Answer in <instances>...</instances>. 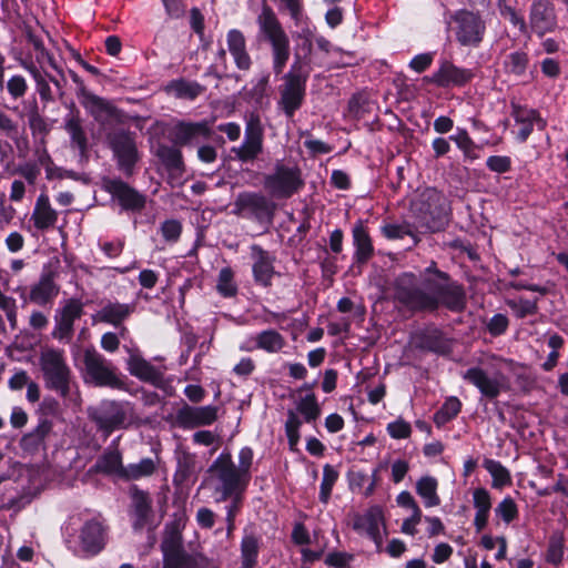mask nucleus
<instances>
[{
    "mask_svg": "<svg viewBox=\"0 0 568 568\" xmlns=\"http://www.w3.org/2000/svg\"><path fill=\"white\" fill-rule=\"evenodd\" d=\"M446 274L429 266L422 281L413 273H404L395 280L394 297L409 311H434L440 304L459 311L465 306V295L457 285L446 283Z\"/></svg>",
    "mask_w": 568,
    "mask_h": 568,
    "instance_id": "nucleus-1",
    "label": "nucleus"
},
{
    "mask_svg": "<svg viewBox=\"0 0 568 568\" xmlns=\"http://www.w3.org/2000/svg\"><path fill=\"white\" fill-rule=\"evenodd\" d=\"M440 194L435 189L424 190L418 197H416L410 205L412 212L416 217V224L410 223H387L381 227L382 234L388 240H399L408 235L413 237L414 243H417L415 235L416 231L422 232H436L442 227L439 221Z\"/></svg>",
    "mask_w": 568,
    "mask_h": 568,
    "instance_id": "nucleus-2",
    "label": "nucleus"
},
{
    "mask_svg": "<svg viewBox=\"0 0 568 568\" xmlns=\"http://www.w3.org/2000/svg\"><path fill=\"white\" fill-rule=\"evenodd\" d=\"M206 483L216 503L225 501L230 496L243 495L250 484L236 470L230 453H222L212 463Z\"/></svg>",
    "mask_w": 568,
    "mask_h": 568,
    "instance_id": "nucleus-3",
    "label": "nucleus"
},
{
    "mask_svg": "<svg viewBox=\"0 0 568 568\" xmlns=\"http://www.w3.org/2000/svg\"><path fill=\"white\" fill-rule=\"evenodd\" d=\"M257 37L272 49V65L275 74H281L290 59V39L271 7L264 4L256 18Z\"/></svg>",
    "mask_w": 568,
    "mask_h": 568,
    "instance_id": "nucleus-4",
    "label": "nucleus"
},
{
    "mask_svg": "<svg viewBox=\"0 0 568 568\" xmlns=\"http://www.w3.org/2000/svg\"><path fill=\"white\" fill-rule=\"evenodd\" d=\"M257 37L272 49V65L275 74H281L290 59V39L271 7L264 4L256 18Z\"/></svg>",
    "mask_w": 568,
    "mask_h": 568,
    "instance_id": "nucleus-5",
    "label": "nucleus"
},
{
    "mask_svg": "<svg viewBox=\"0 0 568 568\" xmlns=\"http://www.w3.org/2000/svg\"><path fill=\"white\" fill-rule=\"evenodd\" d=\"M257 37L272 49V65L275 74H281L290 59V39L271 7L264 4L256 18Z\"/></svg>",
    "mask_w": 568,
    "mask_h": 568,
    "instance_id": "nucleus-6",
    "label": "nucleus"
},
{
    "mask_svg": "<svg viewBox=\"0 0 568 568\" xmlns=\"http://www.w3.org/2000/svg\"><path fill=\"white\" fill-rule=\"evenodd\" d=\"M513 364L511 359L490 355L487 357V369L471 367L463 374V378L474 385L483 396L493 399L508 389V379L504 371L510 369Z\"/></svg>",
    "mask_w": 568,
    "mask_h": 568,
    "instance_id": "nucleus-7",
    "label": "nucleus"
},
{
    "mask_svg": "<svg viewBox=\"0 0 568 568\" xmlns=\"http://www.w3.org/2000/svg\"><path fill=\"white\" fill-rule=\"evenodd\" d=\"M308 75L307 62H303L296 53V60L283 77V84L280 87L278 106L286 116L292 118L302 106Z\"/></svg>",
    "mask_w": 568,
    "mask_h": 568,
    "instance_id": "nucleus-8",
    "label": "nucleus"
},
{
    "mask_svg": "<svg viewBox=\"0 0 568 568\" xmlns=\"http://www.w3.org/2000/svg\"><path fill=\"white\" fill-rule=\"evenodd\" d=\"M39 365L45 386L67 397L71 388V369L64 352L53 347L41 349Z\"/></svg>",
    "mask_w": 568,
    "mask_h": 568,
    "instance_id": "nucleus-9",
    "label": "nucleus"
},
{
    "mask_svg": "<svg viewBox=\"0 0 568 568\" xmlns=\"http://www.w3.org/2000/svg\"><path fill=\"white\" fill-rule=\"evenodd\" d=\"M89 416L105 436L115 429L128 428L134 420L133 408L126 402H102L89 410Z\"/></svg>",
    "mask_w": 568,
    "mask_h": 568,
    "instance_id": "nucleus-10",
    "label": "nucleus"
},
{
    "mask_svg": "<svg viewBox=\"0 0 568 568\" xmlns=\"http://www.w3.org/2000/svg\"><path fill=\"white\" fill-rule=\"evenodd\" d=\"M457 41L465 47H478L484 39L486 23L475 11L462 9L452 16Z\"/></svg>",
    "mask_w": 568,
    "mask_h": 568,
    "instance_id": "nucleus-11",
    "label": "nucleus"
},
{
    "mask_svg": "<svg viewBox=\"0 0 568 568\" xmlns=\"http://www.w3.org/2000/svg\"><path fill=\"white\" fill-rule=\"evenodd\" d=\"M83 363L87 382L100 387L121 388L123 386L112 363L95 351H85Z\"/></svg>",
    "mask_w": 568,
    "mask_h": 568,
    "instance_id": "nucleus-12",
    "label": "nucleus"
},
{
    "mask_svg": "<svg viewBox=\"0 0 568 568\" xmlns=\"http://www.w3.org/2000/svg\"><path fill=\"white\" fill-rule=\"evenodd\" d=\"M303 185L301 171L297 166H288L277 162L274 172L264 179V187L274 197H290Z\"/></svg>",
    "mask_w": 568,
    "mask_h": 568,
    "instance_id": "nucleus-13",
    "label": "nucleus"
},
{
    "mask_svg": "<svg viewBox=\"0 0 568 568\" xmlns=\"http://www.w3.org/2000/svg\"><path fill=\"white\" fill-rule=\"evenodd\" d=\"M106 139L119 169L131 174L133 166L139 161L135 134L121 129L110 132Z\"/></svg>",
    "mask_w": 568,
    "mask_h": 568,
    "instance_id": "nucleus-14",
    "label": "nucleus"
},
{
    "mask_svg": "<svg viewBox=\"0 0 568 568\" xmlns=\"http://www.w3.org/2000/svg\"><path fill=\"white\" fill-rule=\"evenodd\" d=\"M264 128L257 114L251 113L245 121L244 140L231 152L241 162L254 161L263 151Z\"/></svg>",
    "mask_w": 568,
    "mask_h": 568,
    "instance_id": "nucleus-15",
    "label": "nucleus"
},
{
    "mask_svg": "<svg viewBox=\"0 0 568 568\" xmlns=\"http://www.w3.org/2000/svg\"><path fill=\"white\" fill-rule=\"evenodd\" d=\"M163 568H199L200 556L183 549L182 537L178 531L168 532L162 542Z\"/></svg>",
    "mask_w": 568,
    "mask_h": 568,
    "instance_id": "nucleus-16",
    "label": "nucleus"
},
{
    "mask_svg": "<svg viewBox=\"0 0 568 568\" xmlns=\"http://www.w3.org/2000/svg\"><path fill=\"white\" fill-rule=\"evenodd\" d=\"M233 213L245 219L270 221L273 215V206L267 199L253 192L240 193L233 204Z\"/></svg>",
    "mask_w": 568,
    "mask_h": 568,
    "instance_id": "nucleus-17",
    "label": "nucleus"
},
{
    "mask_svg": "<svg viewBox=\"0 0 568 568\" xmlns=\"http://www.w3.org/2000/svg\"><path fill=\"white\" fill-rule=\"evenodd\" d=\"M20 65L31 75L36 91L38 92L42 104L45 106L48 103L54 101V94L51 83L55 87L59 98L64 97V89L62 82L55 77L51 75L45 68H38L31 59H21Z\"/></svg>",
    "mask_w": 568,
    "mask_h": 568,
    "instance_id": "nucleus-18",
    "label": "nucleus"
},
{
    "mask_svg": "<svg viewBox=\"0 0 568 568\" xmlns=\"http://www.w3.org/2000/svg\"><path fill=\"white\" fill-rule=\"evenodd\" d=\"M211 123L206 120L200 122L179 121L171 130V139L176 145H194L210 139Z\"/></svg>",
    "mask_w": 568,
    "mask_h": 568,
    "instance_id": "nucleus-19",
    "label": "nucleus"
},
{
    "mask_svg": "<svg viewBox=\"0 0 568 568\" xmlns=\"http://www.w3.org/2000/svg\"><path fill=\"white\" fill-rule=\"evenodd\" d=\"M475 77L471 69L460 68L455 65L448 60H443L439 63V68L426 78L428 82L436 84L440 88L448 87H463L470 82Z\"/></svg>",
    "mask_w": 568,
    "mask_h": 568,
    "instance_id": "nucleus-20",
    "label": "nucleus"
},
{
    "mask_svg": "<svg viewBox=\"0 0 568 568\" xmlns=\"http://www.w3.org/2000/svg\"><path fill=\"white\" fill-rule=\"evenodd\" d=\"M104 189L125 211H141L145 206V196L119 179L105 180Z\"/></svg>",
    "mask_w": 568,
    "mask_h": 568,
    "instance_id": "nucleus-21",
    "label": "nucleus"
},
{
    "mask_svg": "<svg viewBox=\"0 0 568 568\" xmlns=\"http://www.w3.org/2000/svg\"><path fill=\"white\" fill-rule=\"evenodd\" d=\"M384 525L383 511L379 507H372L363 515H355L352 527L359 535H366L381 550L383 536L381 527Z\"/></svg>",
    "mask_w": 568,
    "mask_h": 568,
    "instance_id": "nucleus-22",
    "label": "nucleus"
},
{
    "mask_svg": "<svg viewBox=\"0 0 568 568\" xmlns=\"http://www.w3.org/2000/svg\"><path fill=\"white\" fill-rule=\"evenodd\" d=\"M83 304L75 298L69 300L55 315L53 337L59 341H70L73 335L74 322L82 316Z\"/></svg>",
    "mask_w": 568,
    "mask_h": 568,
    "instance_id": "nucleus-23",
    "label": "nucleus"
},
{
    "mask_svg": "<svg viewBox=\"0 0 568 568\" xmlns=\"http://www.w3.org/2000/svg\"><path fill=\"white\" fill-rule=\"evenodd\" d=\"M511 115L517 126V130H514L513 133L519 143L527 141L535 126L538 130H544L546 126V121L534 109L513 104Z\"/></svg>",
    "mask_w": 568,
    "mask_h": 568,
    "instance_id": "nucleus-24",
    "label": "nucleus"
},
{
    "mask_svg": "<svg viewBox=\"0 0 568 568\" xmlns=\"http://www.w3.org/2000/svg\"><path fill=\"white\" fill-rule=\"evenodd\" d=\"M217 407L207 405L200 407L184 406L176 414V422L183 428H195L211 425L217 418Z\"/></svg>",
    "mask_w": 568,
    "mask_h": 568,
    "instance_id": "nucleus-25",
    "label": "nucleus"
},
{
    "mask_svg": "<svg viewBox=\"0 0 568 568\" xmlns=\"http://www.w3.org/2000/svg\"><path fill=\"white\" fill-rule=\"evenodd\" d=\"M251 256L253 260V275L256 283L263 286H270L275 274L274 257L260 245L251 246Z\"/></svg>",
    "mask_w": 568,
    "mask_h": 568,
    "instance_id": "nucleus-26",
    "label": "nucleus"
},
{
    "mask_svg": "<svg viewBox=\"0 0 568 568\" xmlns=\"http://www.w3.org/2000/svg\"><path fill=\"white\" fill-rule=\"evenodd\" d=\"M530 26L539 36H542L555 28V12L548 0H537L532 3L530 11Z\"/></svg>",
    "mask_w": 568,
    "mask_h": 568,
    "instance_id": "nucleus-27",
    "label": "nucleus"
},
{
    "mask_svg": "<svg viewBox=\"0 0 568 568\" xmlns=\"http://www.w3.org/2000/svg\"><path fill=\"white\" fill-rule=\"evenodd\" d=\"M285 346V338L275 329H265L256 334L245 345H241V351L252 352L263 349L267 353H277Z\"/></svg>",
    "mask_w": 568,
    "mask_h": 568,
    "instance_id": "nucleus-28",
    "label": "nucleus"
},
{
    "mask_svg": "<svg viewBox=\"0 0 568 568\" xmlns=\"http://www.w3.org/2000/svg\"><path fill=\"white\" fill-rule=\"evenodd\" d=\"M59 293L52 272L43 273L40 280L30 288L29 301L37 305L51 303Z\"/></svg>",
    "mask_w": 568,
    "mask_h": 568,
    "instance_id": "nucleus-29",
    "label": "nucleus"
},
{
    "mask_svg": "<svg viewBox=\"0 0 568 568\" xmlns=\"http://www.w3.org/2000/svg\"><path fill=\"white\" fill-rule=\"evenodd\" d=\"M227 49L240 70L247 71L252 60L246 49L244 34L237 29H231L226 34Z\"/></svg>",
    "mask_w": 568,
    "mask_h": 568,
    "instance_id": "nucleus-30",
    "label": "nucleus"
},
{
    "mask_svg": "<svg viewBox=\"0 0 568 568\" xmlns=\"http://www.w3.org/2000/svg\"><path fill=\"white\" fill-rule=\"evenodd\" d=\"M128 371L136 378L158 384L162 381L163 375L160 369L145 361L140 354L132 352L128 358Z\"/></svg>",
    "mask_w": 568,
    "mask_h": 568,
    "instance_id": "nucleus-31",
    "label": "nucleus"
},
{
    "mask_svg": "<svg viewBox=\"0 0 568 568\" xmlns=\"http://www.w3.org/2000/svg\"><path fill=\"white\" fill-rule=\"evenodd\" d=\"M31 220L37 230H48L57 223L58 213L51 206L48 195L40 194L37 199Z\"/></svg>",
    "mask_w": 568,
    "mask_h": 568,
    "instance_id": "nucleus-32",
    "label": "nucleus"
},
{
    "mask_svg": "<svg viewBox=\"0 0 568 568\" xmlns=\"http://www.w3.org/2000/svg\"><path fill=\"white\" fill-rule=\"evenodd\" d=\"M80 540L83 551L90 555L98 554L104 546V531L101 524L87 523L81 530Z\"/></svg>",
    "mask_w": 568,
    "mask_h": 568,
    "instance_id": "nucleus-33",
    "label": "nucleus"
},
{
    "mask_svg": "<svg viewBox=\"0 0 568 568\" xmlns=\"http://www.w3.org/2000/svg\"><path fill=\"white\" fill-rule=\"evenodd\" d=\"M134 304L109 302L99 310L97 317L101 322L118 326L134 312Z\"/></svg>",
    "mask_w": 568,
    "mask_h": 568,
    "instance_id": "nucleus-34",
    "label": "nucleus"
},
{
    "mask_svg": "<svg viewBox=\"0 0 568 568\" xmlns=\"http://www.w3.org/2000/svg\"><path fill=\"white\" fill-rule=\"evenodd\" d=\"M64 129L70 136L72 148L78 149L81 155L85 154L88 150V139L79 112H71L65 116Z\"/></svg>",
    "mask_w": 568,
    "mask_h": 568,
    "instance_id": "nucleus-35",
    "label": "nucleus"
},
{
    "mask_svg": "<svg viewBox=\"0 0 568 568\" xmlns=\"http://www.w3.org/2000/svg\"><path fill=\"white\" fill-rule=\"evenodd\" d=\"M94 469L98 473L122 479L124 466L122 464V456L120 452L116 449L104 452L97 460Z\"/></svg>",
    "mask_w": 568,
    "mask_h": 568,
    "instance_id": "nucleus-36",
    "label": "nucleus"
},
{
    "mask_svg": "<svg viewBox=\"0 0 568 568\" xmlns=\"http://www.w3.org/2000/svg\"><path fill=\"white\" fill-rule=\"evenodd\" d=\"M165 91L178 99L194 100L204 91V88L195 81L179 79L171 81L165 87Z\"/></svg>",
    "mask_w": 568,
    "mask_h": 568,
    "instance_id": "nucleus-37",
    "label": "nucleus"
},
{
    "mask_svg": "<svg viewBox=\"0 0 568 568\" xmlns=\"http://www.w3.org/2000/svg\"><path fill=\"white\" fill-rule=\"evenodd\" d=\"M133 513H134V528H142L149 524L152 510L151 499L144 491L136 490L132 495Z\"/></svg>",
    "mask_w": 568,
    "mask_h": 568,
    "instance_id": "nucleus-38",
    "label": "nucleus"
},
{
    "mask_svg": "<svg viewBox=\"0 0 568 568\" xmlns=\"http://www.w3.org/2000/svg\"><path fill=\"white\" fill-rule=\"evenodd\" d=\"M353 240L356 248L355 260L358 263H365L372 256L374 250L371 237L362 223L354 226Z\"/></svg>",
    "mask_w": 568,
    "mask_h": 568,
    "instance_id": "nucleus-39",
    "label": "nucleus"
},
{
    "mask_svg": "<svg viewBox=\"0 0 568 568\" xmlns=\"http://www.w3.org/2000/svg\"><path fill=\"white\" fill-rule=\"evenodd\" d=\"M438 481L435 477L423 476L416 483V493L423 499L425 507L432 508L440 504L437 494Z\"/></svg>",
    "mask_w": 568,
    "mask_h": 568,
    "instance_id": "nucleus-40",
    "label": "nucleus"
},
{
    "mask_svg": "<svg viewBox=\"0 0 568 568\" xmlns=\"http://www.w3.org/2000/svg\"><path fill=\"white\" fill-rule=\"evenodd\" d=\"M155 155L169 171L174 173H181L183 171L182 153L176 146L159 144L155 150Z\"/></svg>",
    "mask_w": 568,
    "mask_h": 568,
    "instance_id": "nucleus-41",
    "label": "nucleus"
},
{
    "mask_svg": "<svg viewBox=\"0 0 568 568\" xmlns=\"http://www.w3.org/2000/svg\"><path fill=\"white\" fill-rule=\"evenodd\" d=\"M156 470V463L152 458H143L138 463L124 466L122 480L132 481L150 477Z\"/></svg>",
    "mask_w": 568,
    "mask_h": 568,
    "instance_id": "nucleus-42",
    "label": "nucleus"
},
{
    "mask_svg": "<svg viewBox=\"0 0 568 568\" xmlns=\"http://www.w3.org/2000/svg\"><path fill=\"white\" fill-rule=\"evenodd\" d=\"M29 40L34 49V58L26 57L24 59H31L38 68H45V64L50 65L63 79L62 70L57 64L54 57L44 48L43 42L34 36H30Z\"/></svg>",
    "mask_w": 568,
    "mask_h": 568,
    "instance_id": "nucleus-43",
    "label": "nucleus"
},
{
    "mask_svg": "<svg viewBox=\"0 0 568 568\" xmlns=\"http://www.w3.org/2000/svg\"><path fill=\"white\" fill-rule=\"evenodd\" d=\"M80 102L83 108L95 119L108 115L112 111V106L106 100L89 91L80 98Z\"/></svg>",
    "mask_w": 568,
    "mask_h": 568,
    "instance_id": "nucleus-44",
    "label": "nucleus"
},
{
    "mask_svg": "<svg viewBox=\"0 0 568 568\" xmlns=\"http://www.w3.org/2000/svg\"><path fill=\"white\" fill-rule=\"evenodd\" d=\"M258 539L254 535H245L241 542L243 568H253L258 555Z\"/></svg>",
    "mask_w": 568,
    "mask_h": 568,
    "instance_id": "nucleus-45",
    "label": "nucleus"
},
{
    "mask_svg": "<svg viewBox=\"0 0 568 568\" xmlns=\"http://www.w3.org/2000/svg\"><path fill=\"white\" fill-rule=\"evenodd\" d=\"M296 409L301 415H303L304 420L307 423L315 420L321 414L320 405L313 393L301 397L296 402Z\"/></svg>",
    "mask_w": 568,
    "mask_h": 568,
    "instance_id": "nucleus-46",
    "label": "nucleus"
},
{
    "mask_svg": "<svg viewBox=\"0 0 568 568\" xmlns=\"http://www.w3.org/2000/svg\"><path fill=\"white\" fill-rule=\"evenodd\" d=\"M462 403L457 397H449L434 415V422L437 426H443L458 415Z\"/></svg>",
    "mask_w": 568,
    "mask_h": 568,
    "instance_id": "nucleus-47",
    "label": "nucleus"
},
{
    "mask_svg": "<svg viewBox=\"0 0 568 568\" xmlns=\"http://www.w3.org/2000/svg\"><path fill=\"white\" fill-rule=\"evenodd\" d=\"M216 290L224 297H233L236 295L237 286L234 282V273L230 267H224L220 271Z\"/></svg>",
    "mask_w": 568,
    "mask_h": 568,
    "instance_id": "nucleus-48",
    "label": "nucleus"
},
{
    "mask_svg": "<svg viewBox=\"0 0 568 568\" xmlns=\"http://www.w3.org/2000/svg\"><path fill=\"white\" fill-rule=\"evenodd\" d=\"M337 479H338L337 470L328 464L325 465L323 468V478H322L321 490H320V499L322 503L326 504L328 501L333 486L335 485Z\"/></svg>",
    "mask_w": 568,
    "mask_h": 568,
    "instance_id": "nucleus-49",
    "label": "nucleus"
},
{
    "mask_svg": "<svg viewBox=\"0 0 568 568\" xmlns=\"http://www.w3.org/2000/svg\"><path fill=\"white\" fill-rule=\"evenodd\" d=\"M485 468L491 475L494 486H504L510 483L509 471L497 460L488 459L485 462Z\"/></svg>",
    "mask_w": 568,
    "mask_h": 568,
    "instance_id": "nucleus-50",
    "label": "nucleus"
},
{
    "mask_svg": "<svg viewBox=\"0 0 568 568\" xmlns=\"http://www.w3.org/2000/svg\"><path fill=\"white\" fill-rule=\"evenodd\" d=\"M564 558V539L560 535H554L549 539L546 560L549 564L558 566Z\"/></svg>",
    "mask_w": 568,
    "mask_h": 568,
    "instance_id": "nucleus-51",
    "label": "nucleus"
},
{
    "mask_svg": "<svg viewBox=\"0 0 568 568\" xmlns=\"http://www.w3.org/2000/svg\"><path fill=\"white\" fill-rule=\"evenodd\" d=\"M528 64V57L524 52H513L505 60V68L509 73L523 75Z\"/></svg>",
    "mask_w": 568,
    "mask_h": 568,
    "instance_id": "nucleus-52",
    "label": "nucleus"
},
{
    "mask_svg": "<svg viewBox=\"0 0 568 568\" xmlns=\"http://www.w3.org/2000/svg\"><path fill=\"white\" fill-rule=\"evenodd\" d=\"M449 140L454 141L458 149L464 153L466 158L475 159L474 154L475 143L470 139L469 134L464 129H458L456 134L450 135Z\"/></svg>",
    "mask_w": 568,
    "mask_h": 568,
    "instance_id": "nucleus-53",
    "label": "nucleus"
},
{
    "mask_svg": "<svg viewBox=\"0 0 568 568\" xmlns=\"http://www.w3.org/2000/svg\"><path fill=\"white\" fill-rule=\"evenodd\" d=\"M507 305L511 308L515 315L523 318L527 315L535 314L537 312V303L525 298L508 300Z\"/></svg>",
    "mask_w": 568,
    "mask_h": 568,
    "instance_id": "nucleus-54",
    "label": "nucleus"
},
{
    "mask_svg": "<svg viewBox=\"0 0 568 568\" xmlns=\"http://www.w3.org/2000/svg\"><path fill=\"white\" fill-rule=\"evenodd\" d=\"M495 513L498 517H500L505 523L509 524L513 521L517 515L518 509L516 503L510 498H504L495 509Z\"/></svg>",
    "mask_w": 568,
    "mask_h": 568,
    "instance_id": "nucleus-55",
    "label": "nucleus"
},
{
    "mask_svg": "<svg viewBox=\"0 0 568 568\" xmlns=\"http://www.w3.org/2000/svg\"><path fill=\"white\" fill-rule=\"evenodd\" d=\"M253 457L254 454L250 447H243L239 453V465L236 466V470L248 481L251 480V466L253 464Z\"/></svg>",
    "mask_w": 568,
    "mask_h": 568,
    "instance_id": "nucleus-56",
    "label": "nucleus"
},
{
    "mask_svg": "<svg viewBox=\"0 0 568 568\" xmlns=\"http://www.w3.org/2000/svg\"><path fill=\"white\" fill-rule=\"evenodd\" d=\"M7 90L11 98H22L28 90L27 80L22 75H12L7 82Z\"/></svg>",
    "mask_w": 568,
    "mask_h": 568,
    "instance_id": "nucleus-57",
    "label": "nucleus"
},
{
    "mask_svg": "<svg viewBox=\"0 0 568 568\" xmlns=\"http://www.w3.org/2000/svg\"><path fill=\"white\" fill-rule=\"evenodd\" d=\"M387 432L392 438L405 439L410 436L412 427L409 423L398 418L387 425Z\"/></svg>",
    "mask_w": 568,
    "mask_h": 568,
    "instance_id": "nucleus-58",
    "label": "nucleus"
},
{
    "mask_svg": "<svg viewBox=\"0 0 568 568\" xmlns=\"http://www.w3.org/2000/svg\"><path fill=\"white\" fill-rule=\"evenodd\" d=\"M473 499L476 511L489 514L491 500L489 493L485 488H476L473 493Z\"/></svg>",
    "mask_w": 568,
    "mask_h": 568,
    "instance_id": "nucleus-59",
    "label": "nucleus"
},
{
    "mask_svg": "<svg viewBox=\"0 0 568 568\" xmlns=\"http://www.w3.org/2000/svg\"><path fill=\"white\" fill-rule=\"evenodd\" d=\"M296 39L301 41L298 44V49L305 54L308 55L312 52L313 39H314V28L305 24L302 27L301 31L297 32Z\"/></svg>",
    "mask_w": 568,
    "mask_h": 568,
    "instance_id": "nucleus-60",
    "label": "nucleus"
},
{
    "mask_svg": "<svg viewBox=\"0 0 568 568\" xmlns=\"http://www.w3.org/2000/svg\"><path fill=\"white\" fill-rule=\"evenodd\" d=\"M182 225L176 220H168L161 225V233L164 240L169 242H176L181 235Z\"/></svg>",
    "mask_w": 568,
    "mask_h": 568,
    "instance_id": "nucleus-61",
    "label": "nucleus"
},
{
    "mask_svg": "<svg viewBox=\"0 0 568 568\" xmlns=\"http://www.w3.org/2000/svg\"><path fill=\"white\" fill-rule=\"evenodd\" d=\"M486 165L490 171L506 173L510 170V159L508 156L491 155L487 159Z\"/></svg>",
    "mask_w": 568,
    "mask_h": 568,
    "instance_id": "nucleus-62",
    "label": "nucleus"
},
{
    "mask_svg": "<svg viewBox=\"0 0 568 568\" xmlns=\"http://www.w3.org/2000/svg\"><path fill=\"white\" fill-rule=\"evenodd\" d=\"M422 517V510L412 511L410 516L403 521L400 531L405 535L415 536L417 532L416 526L420 523Z\"/></svg>",
    "mask_w": 568,
    "mask_h": 568,
    "instance_id": "nucleus-63",
    "label": "nucleus"
},
{
    "mask_svg": "<svg viewBox=\"0 0 568 568\" xmlns=\"http://www.w3.org/2000/svg\"><path fill=\"white\" fill-rule=\"evenodd\" d=\"M434 55L430 52L427 53H420L415 55L412 61L409 62V67L420 73L428 69L433 62Z\"/></svg>",
    "mask_w": 568,
    "mask_h": 568,
    "instance_id": "nucleus-64",
    "label": "nucleus"
}]
</instances>
